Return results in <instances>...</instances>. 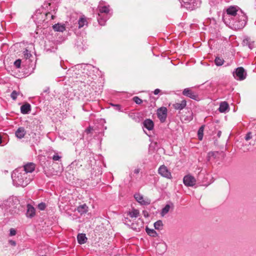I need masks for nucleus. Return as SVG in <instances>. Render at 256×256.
<instances>
[{
    "label": "nucleus",
    "instance_id": "09e8293b",
    "mask_svg": "<svg viewBox=\"0 0 256 256\" xmlns=\"http://www.w3.org/2000/svg\"><path fill=\"white\" fill-rule=\"evenodd\" d=\"M152 130V129H150V128L148 129V130Z\"/></svg>",
    "mask_w": 256,
    "mask_h": 256
},
{
    "label": "nucleus",
    "instance_id": "f3484780",
    "mask_svg": "<svg viewBox=\"0 0 256 256\" xmlns=\"http://www.w3.org/2000/svg\"><path fill=\"white\" fill-rule=\"evenodd\" d=\"M210 33L213 34V38L217 36L219 32V26L216 24L214 28H210Z\"/></svg>",
    "mask_w": 256,
    "mask_h": 256
},
{
    "label": "nucleus",
    "instance_id": "423d86ee",
    "mask_svg": "<svg viewBox=\"0 0 256 256\" xmlns=\"http://www.w3.org/2000/svg\"><path fill=\"white\" fill-rule=\"evenodd\" d=\"M184 185L187 186H193L196 184V178L191 175H186L183 178Z\"/></svg>",
    "mask_w": 256,
    "mask_h": 256
},
{
    "label": "nucleus",
    "instance_id": "39448f33",
    "mask_svg": "<svg viewBox=\"0 0 256 256\" xmlns=\"http://www.w3.org/2000/svg\"><path fill=\"white\" fill-rule=\"evenodd\" d=\"M158 172V174L163 177L169 179L172 178V174L170 172L164 165H162L159 168Z\"/></svg>",
    "mask_w": 256,
    "mask_h": 256
},
{
    "label": "nucleus",
    "instance_id": "58836bf2",
    "mask_svg": "<svg viewBox=\"0 0 256 256\" xmlns=\"http://www.w3.org/2000/svg\"><path fill=\"white\" fill-rule=\"evenodd\" d=\"M140 172V169L139 168H136L134 170V173L136 174H138Z\"/></svg>",
    "mask_w": 256,
    "mask_h": 256
},
{
    "label": "nucleus",
    "instance_id": "ddd939ff",
    "mask_svg": "<svg viewBox=\"0 0 256 256\" xmlns=\"http://www.w3.org/2000/svg\"><path fill=\"white\" fill-rule=\"evenodd\" d=\"M30 110L31 106L28 103H26L20 107L21 112L23 114H28Z\"/></svg>",
    "mask_w": 256,
    "mask_h": 256
},
{
    "label": "nucleus",
    "instance_id": "a878e982",
    "mask_svg": "<svg viewBox=\"0 0 256 256\" xmlns=\"http://www.w3.org/2000/svg\"><path fill=\"white\" fill-rule=\"evenodd\" d=\"M110 10L108 7L106 6L100 7L99 8V12L100 13H104V14H108V13Z\"/></svg>",
    "mask_w": 256,
    "mask_h": 256
},
{
    "label": "nucleus",
    "instance_id": "c85d7f7f",
    "mask_svg": "<svg viewBox=\"0 0 256 256\" xmlns=\"http://www.w3.org/2000/svg\"><path fill=\"white\" fill-rule=\"evenodd\" d=\"M204 134V129H198V139L200 140H202L203 138Z\"/></svg>",
    "mask_w": 256,
    "mask_h": 256
},
{
    "label": "nucleus",
    "instance_id": "bb28decb",
    "mask_svg": "<svg viewBox=\"0 0 256 256\" xmlns=\"http://www.w3.org/2000/svg\"><path fill=\"white\" fill-rule=\"evenodd\" d=\"M86 20L84 18H80L78 20V28H82L85 24Z\"/></svg>",
    "mask_w": 256,
    "mask_h": 256
},
{
    "label": "nucleus",
    "instance_id": "5701e85b",
    "mask_svg": "<svg viewBox=\"0 0 256 256\" xmlns=\"http://www.w3.org/2000/svg\"><path fill=\"white\" fill-rule=\"evenodd\" d=\"M163 224L162 220H158L154 224V227L156 230H161L162 228Z\"/></svg>",
    "mask_w": 256,
    "mask_h": 256
},
{
    "label": "nucleus",
    "instance_id": "3c124183",
    "mask_svg": "<svg viewBox=\"0 0 256 256\" xmlns=\"http://www.w3.org/2000/svg\"><path fill=\"white\" fill-rule=\"evenodd\" d=\"M12 244H15V242H12Z\"/></svg>",
    "mask_w": 256,
    "mask_h": 256
},
{
    "label": "nucleus",
    "instance_id": "0eeeda50",
    "mask_svg": "<svg viewBox=\"0 0 256 256\" xmlns=\"http://www.w3.org/2000/svg\"><path fill=\"white\" fill-rule=\"evenodd\" d=\"M157 115L162 122L165 121L167 116V109L165 107H161L157 110Z\"/></svg>",
    "mask_w": 256,
    "mask_h": 256
},
{
    "label": "nucleus",
    "instance_id": "393cba45",
    "mask_svg": "<svg viewBox=\"0 0 256 256\" xmlns=\"http://www.w3.org/2000/svg\"><path fill=\"white\" fill-rule=\"evenodd\" d=\"M224 62V60L222 58H221L219 57H216L215 58L214 62L218 66H220L223 64Z\"/></svg>",
    "mask_w": 256,
    "mask_h": 256
},
{
    "label": "nucleus",
    "instance_id": "1a4fd4ad",
    "mask_svg": "<svg viewBox=\"0 0 256 256\" xmlns=\"http://www.w3.org/2000/svg\"><path fill=\"white\" fill-rule=\"evenodd\" d=\"M36 214V210L34 207L31 204H28L27 205V210L26 212V216L28 218H32L34 217Z\"/></svg>",
    "mask_w": 256,
    "mask_h": 256
},
{
    "label": "nucleus",
    "instance_id": "2f4dec72",
    "mask_svg": "<svg viewBox=\"0 0 256 256\" xmlns=\"http://www.w3.org/2000/svg\"><path fill=\"white\" fill-rule=\"evenodd\" d=\"M46 208V205L44 202H41L38 204V208L41 210H44Z\"/></svg>",
    "mask_w": 256,
    "mask_h": 256
},
{
    "label": "nucleus",
    "instance_id": "6ab92c4d",
    "mask_svg": "<svg viewBox=\"0 0 256 256\" xmlns=\"http://www.w3.org/2000/svg\"><path fill=\"white\" fill-rule=\"evenodd\" d=\"M144 125L146 128H153L154 122L150 119H146L144 122Z\"/></svg>",
    "mask_w": 256,
    "mask_h": 256
},
{
    "label": "nucleus",
    "instance_id": "4c0bfd02",
    "mask_svg": "<svg viewBox=\"0 0 256 256\" xmlns=\"http://www.w3.org/2000/svg\"><path fill=\"white\" fill-rule=\"evenodd\" d=\"M160 92V90L158 88L156 89L154 92V94H158Z\"/></svg>",
    "mask_w": 256,
    "mask_h": 256
},
{
    "label": "nucleus",
    "instance_id": "c9c22d12",
    "mask_svg": "<svg viewBox=\"0 0 256 256\" xmlns=\"http://www.w3.org/2000/svg\"><path fill=\"white\" fill-rule=\"evenodd\" d=\"M142 214L145 218H148L149 216L148 212L146 210H143Z\"/></svg>",
    "mask_w": 256,
    "mask_h": 256
},
{
    "label": "nucleus",
    "instance_id": "a18cd8bd",
    "mask_svg": "<svg viewBox=\"0 0 256 256\" xmlns=\"http://www.w3.org/2000/svg\"><path fill=\"white\" fill-rule=\"evenodd\" d=\"M200 128H204V126H202Z\"/></svg>",
    "mask_w": 256,
    "mask_h": 256
},
{
    "label": "nucleus",
    "instance_id": "aec40b11",
    "mask_svg": "<svg viewBox=\"0 0 256 256\" xmlns=\"http://www.w3.org/2000/svg\"><path fill=\"white\" fill-rule=\"evenodd\" d=\"M16 136L19 138H22L24 137L26 134L24 129H18L16 132Z\"/></svg>",
    "mask_w": 256,
    "mask_h": 256
},
{
    "label": "nucleus",
    "instance_id": "dca6fc26",
    "mask_svg": "<svg viewBox=\"0 0 256 256\" xmlns=\"http://www.w3.org/2000/svg\"><path fill=\"white\" fill-rule=\"evenodd\" d=\"M77 210L80 214H86L88 211V206L86 204L80 205L78 207Z\"/></svg>",
    "mask_w": 256,
    "mask_h": 256
},
{
    "label": "nucleus",
    "instance_id": "79ce46f5",
    "mask_svg": "<svg viewBox=\"0 0 256 256\" xmlns=\"http://www.w3.org/2000/svg\"><path fill=\"white\" fill-rule=\"evenodd\" d=\"M218 134V137H220V135H221V132H220V131H218V134Z\"/></svg>",
    "mask_w": 256,
    "mask_h": 256
},
{
    "label": "nucleus",
    "instance_id": "473e14b6",
    "mask_svg": "<svg viewBox=\"0 0 256 256\" xmlns=\"http://www.w3.org/2000/svg\"><path fill=\"white\" fill-rule=\"evenodd\" d=\"M21 60L18 59L16 60L14 62V65L16 68H20V67Z\"/></svg>",
    "mask_w": 256,
    "mask_h": 256
},
{
    "label": "nucleus",
    "instance_id": "412c9836",
    "mask_svg": "<svg viewBox=\"0 0 256 256\" xmlns=\"http://www.w3.org/2000/svg\"><path fill=\"white\" fill-rule=\"evenodd\" d=\"M146 230L148 235L152 237H156L158 236L156 232L154 229H150L146 228Z\"/></svg>",
    "mask_w": 256,
    "mask_h": 256
},
{
    "label": "nucleus",
    "instance_id": "7ed1b4c3",
    "mask_svg": "<svg viewBox=\"0 0 256 256\" xmlns=\"http://www.w3.org/2000/svg\"><path fill=\"white\" fill-rule=\"evenodd\" d=\"M234 76L237 80H242L246 78V73L243 68L240 67L236 69Z\"/></svg>",
    "mask_w": 256,
    "mask_h": 256
},
{
    "label": "nucleus",
    "instance_id": "ea45409f",
    "mask_svg": "<svg viewBox=\"0 0 256 256\" xmlns=\"http://www.w3.org/2000/svg\"><path fill=\"white\" fill-rule=\"evenodd\" d=\"M92 130L93 129H86L85 132H86L87 134H88L90 132L91 130Z\"/></svg>",
    "mask_w": 256,
    "mask_h": 256
},
{
    "label": "nucleus",
    "instance_id": "a211bd4d",
    "mask_svg": "<svg viewBox=\"0 0 256 256\" xmlns=\"http://www.w3.org/2000/svg\"><path fill=\"white\" fill-rule=\"evenodd\" d=\"M128 215L131 218H136L140 215L139 210L133 208L132 211L128 212Z\"/></svg>",
    "mask_w": 256,
    "mask_h": 256
},
{
    "label": "nucleus",
    "instance_id": "e433bc0d",
    "mask_svg": "<svg viewBox=\"0 0 256 256\" xmlns=\"http://www.w3.org/2000/svg\"><path fill=\"white\" fill-rule=\"evenodd\" d=\"M184 3H188L189 4H192L193 3L192 0H182Z\"/></svg>",
    "mask_w": 256,
    "mask_h": 256
},
{
    "label": "nucleus",
    "instance_id": "72a5a7b5",
    "mask_svg": "<svg viewBox=\"0 0 256 256\" xmlns=\"http://www.w3.org/2000/svg\"><path fill=\"white\" fill-rule=\"evenodd\" d=\"M10 234L11 236H15L16 234V230L14 229V228H10Z\"/></svg>",
    "mask_w": 256,
    "mask_h": 256
},
{
    "label": "nucleus",
    "instance_id": "cd10ccee",
    "mask_svg": "<svg viewBox=\"0 0 256 256\" xmlns=\"http://www.w3.org/2000/svg\"><path fill=\"white\" fill-rule=\"evenodd\" d=\"M254 135H256V134H254ZM254 136V134H253V133L252 132H248L247 133V134H246V136H245V140L246 141H248L252 139Z\"/></svg>",
    "mask_w": 256,
    "mask_h": 256
},
{
    "label": "nucleus",
    "instance_id": "c756f323",
    "mask_svg": "<svg viewBox=\"0 0 256 256\" xmlns=\"http://www.w3.org/2000/svg\"><path fill=\"white\" fill-rule=\"evenodd\" d=\"M133 100L136 104H140L142 103V100L139 98L138 96H134L133 98Z\"/></svg>",
    "mask_w": 256,
    "mask_h": 256
},
{
    "label": "nucleus",
    "instance_id": "4be33fe9",
    "mask_svg": "<svg viewBox=\"0 0 256 256\" xmlns=\"http://www.w3.org/2000/svg\"><path fill=\"white\" fill-rule=\"evenodd\" d=\"M242 44L244 46H248L250 49H252L253 46L252 42H250V38H246L244 39L242 41Z\"/></svg>",
    "mask_w": 256,
    "mask_h": 256
},
{
    "label": "nucleus",
    "instance_id": "37998d69",
    "mask_svg": "<svg viewBox=\"0 0 256 256\" xmlns=\"http://www.w3.org/2000/svg\"><path fill=\"white\" fill-rule=\"evenodd\" d=\"M2 136L1 135V134H0V144L2 143Z\"/></svg>",
    "mask_w": 256,
    "mask_h": 256
},
{
    "label": "nucleus",
    "instance_id": "9b49d317",
    "mask_svg": "<svg viewBox=\"0 0 256 256\" xmlns=\"http://www.w3.org/2000/svg\"><path fill=\"white\" fill-rule=\"evenodd\" d=\"M35 169V164L34 163L30 162L24 166V172H32Z\"/></svg>",
    "mask_w": 256,
    "mask_h": 256
},
{
    "label": "nucleus",
    "instance_id": "49530a36",
    "mask_svg": "<svg viewBox=\"0 0 256 256\" xmlns=\"http://www.w3.org/2000/svg\"><path fill=\"white\" fill-rule=\"evenodd\" d=\"M48 14H50V12H48L47 14H46V16H48Z\"/></svg>",
    "mask_w": 256,
    "mask_h": 256
},
{
    "label": "nucleus",
    "instance_id": "f257e3e1",
    "mask_svg": "<svg viewBox=\"0 0 256 256\" xmlns=\"http://www.w3.org/2000/svg\"><path fill=\"white\" fill-rule=\"evenodd\" d=\"M222 19L226 24L232 25L236 30L242 28L247 22V16L238 6L228 7L224 12Z\"/></svg>",
    "mask_w": 256,
    "mask_h": 256
},
{
    "label": "nucleus",
    "instance_id": "4468645a",
    "mask_svg": "<svg viewBox=\"0 0 256 256\" xmlns=\"http://www.w3.org/2000/svg\"><path fill=\"white\" fill-rule=\"evenodd\" d=\"M77 240L78 244H82L86 242L87 238L84 234H80L77 236Z\"/></svg>",
    "mask_w": 256,
    "mask_h": 256
},
{
    "label": "nucleus",
    "instance_id": "20e7f679",
    "mask_svg": "<svg viewBox=\"0 0 256 256\" xmlns=\"http://www.w3.org/2000/svg\"><path fill=\"white\" fill-rule=\"evenodd\" d=\"M136 200L142 205H148L150 203V200L147 198L144 197L140 194H136L134 195Z\"/></svg>",
    "mask_w": 256,
    "mask_h": 256
},
{
    "label": "nucleus",
    "instance_id": "8fccbe9b",
    "mask_svg": "<svg viewBox=\"0 0 256 256\" xmlns=\"http://www.w3.org/2000/svg\"><path fill=\"white\" fill-rule=\"evenodd\" d=\"M12 244H15V242H12Z\"/></svg>",
    "mask_w": 256,
    "mask_h": 256
},
{
    "label": "nucleus",
    "instance_id": "c03bdc74",
    "mask_svg": "<svg viewBox=\"0 0 256 256\" xmlns=\"http://www.w3.org/2000/svg\"><path fill=\"white\" fill-rule=\"evenodd\" d=\"M51 18H52V19H54V16L53 15H52L51 16Z\"/></svg>",
    "mask_w": 256,
    "mask_h": 256
},
{
    "label": "nucleus",
    "instance_id": "6e6552de",
    "mask_svg": "<svg viewBox=\"0 0 256 256\" xmlns=\"http://www.w3.org/2000/svg\"><path fill=\"white\" fill-rule=\"evenodd\" d=\"M182 94L193 100H197L198 98V94L192 91L190 88L184 89L182 92Z\"/></svg>",
    "mask_w": 256,
    "mask_h": 256
},
{
    "label": "nucleus",
    "instance_id": "b1692460",
    "mask_svg": "<svg viewBox=\"0 0 256 256\" xmlns=\"http://www.w3.org/2000/svg\"><path fill=\"white\" fill-rule=\"evenodd\" d=\"M170 206L169 204H166L164 208L162 209L161 214L162 216H164L166 215L170 210Z\"/></svg>",
    "mask_w": 256,
    "mask_h": 256
},
{
    "label": "nucleus",
    "instance_id": "9d476101",
    "mask_svg": "<svg viewBox=\"0 0 256 256\" xmlns=\"http://www.w3.org/2000/svg\"><path fill=\"white\" fill-rule=\"evenodd\" d=\"M52 28L55 32H63L66 30L64 24H56L52 26Z\"/></svg>",
    "mask_w": 256,
    "mask_h": 256
},
{
    "label": "nucleus",
    "instance_id": "de8ad7c7",
    "mask_svg": "<svg viewBox=\"0 0 256 256\" xmlns=\"http://www.w3.org/2000/svg\"><path fill=\"white\" fill-rule=\"evenodd\" d=\"M212 40V38H210V40ZM208 42H209V44H210V40H208Z\"/></svg>",
    "mask_w": 256,
    "mask_h": 256
},
{
    "label": "nucleus",
    "instance_id": "7c9ffc66",
    "mask_svg": "<svg viewBox=\"0 0 256 256\" xmlns=\"http://www.w3.org/2000/svg\"><path fill=\"white\" fill-rule=\"evenodd\" d=\"M18 92H16V90H14L11 94H10V96L11 98H12V100H16V98L18 96Z\"/></svg>",
    "mask_w": 256,
    "mask_h": 256
},
{
    "label": "nucleus",
    "instance_id": "2eb2a0df",
    "mask_svg": "<svg viewBox=\"0 0 256 256\" xmlns=\"http://www.w3.org/2000/svg\"><path fill=\"white\" fill-rule=\"evenodd\" d=\"M228 104L226 102H224L220 104L218 110L221 112H225L228 109Z\"/></svg>",
    "mask_w": 256,
    "mask_h": 256
},
{
    "label": "nucleus",
    "instance_id": "f8f14e48",
    "mask_svg": "<svg viewBox=\"0 0 256 256\" xmlns=\"http://www.w3.org/2000/svg\"><path fill=\"white\" fill-rule=\"evenodd\" d=\"M186 102L185 100H182L180 102H176L173 104L174 108L176 110H181L186 106Z\"/></svg>",
    "mask_w": 256,
    "mask_h": 256
},
{
    "label": "nucleus",
    "instance_id": "f03ea898",
    "mask_svg": "<svg viewBox=\"0 0 256 256\" xmlns=\"http://www.w3.org/2000/svg\"><path fill=\"white\" fill-rule=\"evenodd\" d=\"M13 180L18 185L26 186L30 182V179L27 178L26 172H20L18 171H15L12 174Z\"/></svg>",
    "mask_w": 256,
    "mask_h": 256
},
{
    "label": "nucleus",
    "instance_id": "a19ab883",
    "mask_svg": "<svg viewBox=\"0 0 256 256\" xmlns=\"http://www.w3.org/2000/svg\"><path fill=\"white\" fill-rule=\"evenodd\" d=\"M116 106V108L118 110H120V106L119 104H116L115 105Z\"/></svg>",
    "mask_w": 256,
    "mask_h": 256
},
{
    "label": "nucleus",
    "instance_id": "f704fd0d",
    "mask_svg": "<svg viewBox=\"0 0 256 256\" xmlns=\"http://www.w3.org/2000/svg\"><path fill=\"white\" fill-rule=\"evenodd\" d=\"M60 158V157L58 155H54L52 157L53 160L55 161L59 160Z\"/></svg>",
    "mask_w": 256,
    "mask_h": 256
}]
</instances>
